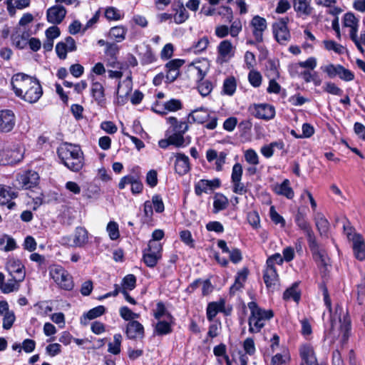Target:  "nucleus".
Returning <instances> with one entry per match:
<instances>
[{
	"instance_id": "nucleus-1",
	"label": "nucleus",
	"mask_w": 365,
	"mask_h": 365,
	"mask_svg": "<svg viewBox=\"0 0 365 365\" xmlns=\"http://www.w3.org/2000/svg\"><path fill=\"white\" fill-rule=\"evenodd\" d=\"M57 153L63 165L71 171L78 172L83 168V156L80 146L65 143L58 148Z\"/></svg>"
},
{
	"instance_id": "nucleus-2",
	"label": "nucleus",
	"mask_w": 365,
	"mask_h": 365,
	"mask_svg": "<svg viewBox=\"0 0 365 365\" xmlns=\"http://www.w3.org/2000/svg\"><path fill=\"white\" fill-rule=\"evenodd\" d=\"M247 307L251 312L248 319L249 331L258 333L264 327L265 321L274 317V312L271 309L265 310L260 308L255 302H249Z\"/></svg>"
},
{
	"instance_id": "nucleus-3",
	"label": "nucleus",
	"mask_w": 365,
	"mask_h": 365,
	"mask_svg": "<svg viewBox=\"0 0 365 365\" xmlns=\"http://www.w3.org/2000/svg\"><path fill=\"white\" fill-rule=\"evenodd\" d=\"M33 80H34V76L24 73L14 74L11 78V85L15 95L22 99L24 95H26L29 91Z\"/></svg>"
},
{
	"instance_id": "nucleus-4",
	"label": "nucleus",
	"mask_w": 365,
	"mask_h": 365,
	"mask_svg": "<svg viewBox=\"0 0 365 365\" xmlns=\"http://www.w3.org/2000/svg\"><path fill=\"white\" fill-rule=\"evenodd\" d=\"M50 276L62 289L71 290L73 287L72 277L61 266L50 267Z\"/></svg>"
},
{
	"instance_id": "nucleus-5",
	"label": "nucleus",
	"mask_w": 365,
	"mask_h": 365,
	"mask_svg": "<svg viewBox=\"0 0 365 365\" xmlns=\"http://www.w3.org/2000/svg\"><path fill=\"white\" fill-rule=\"evenodd\" d=\"M0 163L15 164L20 162L24 158V153L20 147L14 145L11 148H6L0 152Z\"/></svg>"
},
{
	"instance_id": "nucleus-6",
	"label": "nucleus",
	"mask_w": 365,
	"mask_h": 365,
	"mask_svg": "<svg viewBox=\"0 0 365 365\" xmlns=\"http://www.w3.org/2000/svg\"><path fill=\"white\" fill-rule=\"evenodd\" d=\"M18 185L23 189H30L38 184L39 175L35 171L29 170L21 175H18L16 178Z\"/></svg>"
},
{
	"instance_id": "nucleus-7",
	"label": "nucleus",
	"mask_w": 365,
	"mask_h": 365,
	"mask_svg": "<svg viewBox=\"0 0 365 365\" xmlns=\"http://www.w3.org/2000/svg\"><path fill=\"white\" fill-rule=\"evenodd\" d=\"M288 19H282L278 24L273 25V33L277 41L285 44L290 39V34L287 26Z\"/></svg>"
},
{
	"instance_id": "nucleus-8",
	"label": "nucleus",
	"mask_w": 365,
	"mask_h": 365,
	"mask_svg": "<svg viewBox=\"0 0 365 365\" xmlns=\"http://www.w3.org/2000/svg\"><path fill=\"white\" fill-rule=\"evenodd\" d=\"M66 14L67 11L63 6L56 4L48 9L46 11V18L49 23L56 25L63 21Z\"/></svg>"
},
{
	"instance_id": "nucleus-9",
	"label": "nucleus",
	"mask_w": 365,
	"mask_h": 365,
	"mask_svg": "<svg viewBox=\"0 0 365 365\" xmlns=\"http://www.w3.org/2000/svg\"><path fill=\"white\" fill-rule=\"evenodd\" d=\"M125 334L128 339L135 340L137 339H143L145 336L143 326L136 320L128 322L125 327Z\"/></svg>"
},
{
	"instance_id": "nucleus-10",
	"label": "nucleus",
	"mask_w": 365,
	"mask_h": 365,
	"mask_svg": "<svg viewBox=\"0 0 365 365\" xmlns=\"http://www.w3.org/2000/svg\"><path fill=\"white\" fill-rule=\"evenodd\" d=\"M250 25L253 28L252 34L255 41L258 43L262 42L263 32L267 27L266 19L259 16H255L250 22Z\"/></svg>"
},
{
	"instance_id": "nucleus-11",
	"label": "nucleus",
	"mask_w": 365,
	"mask_h": 365,
	"mask_svg": "<svg viewBox=\"0 0 365 365\" xmlns=\"http://www.w3.org/2000/svg\"><path fill=\"white\" fill-rule=\"evenodd\" d=\"M15 125V115L11 110H0V132H10Z\"/></svg>"
},
{
	"instance_id": "nucleus-12",
	"label": "nucleus",
	"mask_w": 365,
	"mask_h": 365,
	"mask_svg": "<svg viewBox=\"0 0 365 365\" xmlns=\"http://www.w3.org/2000/svg\"><path fill=\"white\" fill-rule=\"evenodd\" d=\"M31 87H29V91L26 95H24V100L29 103H36L43 94V89L40 84L39 81L34 77L33 83H31Z\"/></svg>"
},
{
	"instance_id": "nucleus-13",
	"label": "nucleus",
	"mask_w": 365,
	"mask_h": 365,
	"mask_svg": "<svg viewBox=\"0 0 365 365\" xmlns=\"http://www.w3.org/2000/svg\"><path fill=\"white\" fill-rule=\"evenodd\" d=\"M184 63V60L173 59L166 63V79L168 83H172L177 79L180 75V68Z\"/></svg>"
},
{
	"instance_id": "nucleus-14",
	"label": "nucleus",
	"mask_w": 365,
	"mask_h": 365,
	"mask_svg": "<svg viewBox=\"0 0 365 365\" xmlns=\"http://www.w3.org/2000/svg\"><path fill=\"white\" fill-rule=\"evenodd\" d=\"M18 192L13 190L9 186L0 185V204L7 205L9 210L13 209L16 206V203L11 202L12 199L17 197Z\"/></svg>"
},
{
	"instance_id": "nucleus-15",
	"label": "nucleus",
	"mask_w": 365,
	"mask_h": 365,
	"mask_svg": "<svg viewBox=\"0 0 365 365\" xmlns=\"http://www.w3.org/2000/svg\"><path fill=\"white\" fill-rule=\"evenodd\" d=\"M302 363L306 365H317L318 361L315 355L314 348L310 344H304L299 349Z\"/></svg>"
},
{
	"instance_id": "nucleus-16",
	"label": "nucleus",
	"mask_w": 365,
	"mask_h": 365,
	"mask_svg": "<svg viewBox=\"0 0 365 365\" xmlns=\"http://www.w3.org/2000/svg\"><path fill=\"white\" fill-rule=\"evenodd\" d=\"M159 106V103L156 101V103L153 106L152 110L156 113L160 115H165L167 113V111H177L182 108V103L180 100L178 99H171L166 103H165L161 110H158V106Z\"/></svg>"
},
{
	"instance_id": "nucleus-17",
	"label": "nucleus",
	"mask_w": 365,
	"mask_h": 365,
	"mask_svg": "<svg viewBox=\"0 0 365 365\" xmlns=\"http://www.w3.org/2000/svg\"><path fill=\"white\" fill-rule=\"evenodd\" d=\"M254 115L257 118L270 120L275 115V109L274 106L269 104L256 105Z\"/></svg>"
},
{
	"instance_id": "nucleus-18",
	"label": "nucleus",
	"mask_w": 365,
	"mask_h": 365,
	"mask_svg": "<svg viewBox=\"0 0 365 365\" xmlns=\"http://www.w3.org/2000/svg\"><path fill=\"white\" fill-rule=\"evenodd\" d=\"M210 118L208 110L204 108H200L192 110L187 116L188 123H197L203 124Z\"/></svg>"
},
{
	"instance_id": "nucleus-19",
	"label": "nucleus",
	"mask_w": 365,
	"mask_h": 365,
	"mask_svg": "<svg viewBox=\"0 0 365 365\" xmlns=\"http://www.w3.org/2000/svg\"><path fill=\"white\" fill-rule=\"evenodd\" d=\"M353 252L354 257L360 261L365 259V243L359 235H354L353 238Z\"/></svg>"
},
{
	"instance_id": "nucleus-20",
	"label": "nucleus",
	"mask_w": 365,
	"mask_h": 365,
	"mask_svg": "<svg viewBox=\"0 0 365 365\" xmlns=\"http://www.w3.org/2000/svg\"><path fill=\"white\" fill-rule=\"evenodd\" d=\"M175 172L180 175H185L190 170V162L187 155L182 153L176 155L175 164Z\"/></svg>"
},
{
	"instance_id": "nucleus-21",
	"label": "nucleus",
	"mask_w": 365,
	"mask_h": 365,
	"mask_svg": "<svg viewBox=\"0 0 365 365\" xmlns=\"http://www.w3.org/2000/svg\"><path fill=\"white\" fill-rule=\"evenodd\" d=\"M88 242V231L82 227L76 228L73 243L71 244L72 247H83Z\"/></svg>"
},
{
	"instance_id": "nucleus-22",
	"label": "nucleus",
	"mask_w": 365,
	"mask_h": 365,
	"mask_svg": "<svg viewBox=\"0 0 365 365\" xmlns=\"http://www.w3.org/2000/svg\"><path fill=\"white\" fill-rule=\"evenodd\" d=\"M173 10L176 12L174 15V21L176 24L184 23L189 17V14L185 8L182 2L178 1V3H174L173 5Z\"/></svg>"
},
{
	"instance_id": "nucleus-23",
	"label": "nucleus",
	"mask_w": 365,
	"mask_h": 365,
	"mask_svg": "<svg viewBox=\"0 0 365 365\" xmlns=\"http://www.w3.org/2000/svg\"><path fill=\"white\" fill-rule=\"evenodd\" d=\"M263 279L268 289L274 288L278 281V274L275 267H268L264 272Z\"/></svg>"
},
{
	"instance_id": "nucleus-24",
	"label": "nucleus",
	"mask_w": 365,
	"mask_h": 365,
	"mask_svg": "<svg viewBox=\"0 0 365 365\" xmlns=\"http://www.w3.org/2000/svg\"><path fill=\"white\" fill-rule=\"evenodd\" d=\"M91 95L98 106L103 107L106 103L104 88L99 82L93 83Z\"/></svg>"
},
{
	"instance_id": "nucleus-25",
	"label": "nucleus",
	"mask_w": 365,
	"mask_h": 365,
	"mask_svg": "<svg viewBox=\"0 0 365 365\" xmlns=\"http://www.w3.org/2000/svg\"><path fill=\"white\" fill-rule=\"evenodd\" d=\"M274 190L277 195L284 196L288 199H292L294 195L288 179H285L281 184L276 185Z\"/></svg>"
},
{
	"instance_id": "nucleus-26",
	"label": "nucleus",
	"mask_w": 365,
	"mask_h": 365,
	"mask_svg": "<svg viewBox=\"0 0 365 365\" xmlns=\"http://www.w3.org/2000/svg\"><path fill=\"white\" fill-rule=\"evenodd\" d=\"M294 222L304 232L312 229L309 222L307 220V212L304 210L299 208L294 216Z\"/></svg>"
},
{
	"instance_id": "nucleus-27",
	"label": "nucleus",
	"mask_w": 365,
	"mask_h": 365,
	"mask_svg": "<svg viewBox=\"0 0 365 365\" xmlns=\"http://www.w3.org/2000/svg\"><path fill=\"white\" fill-rule=\"evenodd\" d=\"M311 0H294V9L300 15L309 16L312 14Z\"/></svg>"
},
{
	"instance_id": "nucleus-28",
	"label": "nucleus",
	"mask_w": 365,
	"mask_h": 365,
	"mask_svg": "<svg viewBox=\"0 0 365 365\" xmlns=\"http://www.w3.org/2000/svg\"><path fill=\"white\" fill-rule=\"evenodd\" d=\"M167 121L170 124L173 128V130L175 133H181L182 135H184L188 130V121H178L175 117H169L167 119Z\"/></svg>"
},
{
	"instance_id": "nucleus-29",
	"label": "nucleus",
	"mask_w": 365,
	"mask_h": 365,
	"mask_svg": "<svg viewBox=\"0 0 365 365\" xmlns=\"http://www.w3.org/2000/svg\"><path fill=\"white\" fill-rule=\"evenodd\" d=\"M228 205L229 200L226 196L221 193H216L214 195L213 213L216 214L225 210Z\"/></svg>"
},
{
	"instance_id": "nucleus-30",
	"label": "nucleus",
	"mask_w": 365,
	"mask_h": 365,
	"mask_svg": "<svg viewBox=\"0 0 365 365\" xmlns=\"http://www.w3.org/2000/svg\"><path fill=\"white\" fill-rule=\"evenodd\" d=\"M340 322V334H341V343L343 344H346L349 337V334L351 331V320L349 317H344L341 319L339 318Z\"/></svg>"
},
{
	"instance_id": "nucleus-31",
	"label": "nucleus",
	"mask_w": 365,
	"mask_h": 365,
	"mask_svg": "<svg viewBox=\"0 0 365 365\" xmlns=\"http://www.w3.org/2000/svg\"><path fill=\"white\" fill-rule=\"evenodd\" d=\"M248 269L244 268L237 272V275L235 277V283L230 287V292L234 294L236 291H238L243 287V284L245 282L248 275Z\"/></svg>"
},
{
	"instance_id": "nucleus-32",
	"label": "nucleus",
	"mask_w": 365,
	"mask_h": 365,
	"mask_svg": "<svg viewBox=\"0 0 365 365\" xmlns=\"http://www.w3.org/2000/svg\"><path fill=\"white\" fill-rule=\"evenodd\" d=\"M315 225L319 232V234L322 235H326L329 228V222L325 218V217L322 213H317L315 218Z\"/></svg>"
},
{
	"instance_id": "nucleus-33",
	"label": "nucleus",
	"mask_w": 365,
	"mask_h": 365,
	"mask_svg": "<svg viewBox=\"0 0 365 365\" xmlns=\"http://www.w3.org/2000/svg\"><path fill=\"white\" fill-rule=\"evenodd\" d=\"M29 36V34L27 31H24L21 35L16 34H12L11 36V40L13 44L19 49H24L26 47L28 42L27 38Z\"/></svg>"
},
{
	"instance_id": "nucleus-34",
	"label": "nucleus",
	"mask_w": 365,
	"mask_h": 365,
	"mask_svg": "<svg viewBox=\"0 0 365 365\" xmlns=\"http://www.w3.org/2000/svg\"><path fill=\"white\" fill-rule=\"evenodd\" d=\"M31 0H16L14 6L13 0H6L7 10L11 16H14L16 13V9H22L30 5Z\"/></svg>"
},
{
	"instance_id": "nucleus-35",
	"label": "nucleus",
	"mask_w": 365,
	"mask_h": 365,
	"mask_svg": "<svg viewBox=\"0 0 365 365\" xmlns=\"http://www.w3.org/2000/svg\"><path fill=\"white\" fill-rule=\"evenodd\" d=\"M299 282H294L290 287L287 289L283 294V299L288 300L292 299L298 302L300 299V292L298 291Z\"/></svg>"
},
{
	"instance_id": "nucleus-36",
	"label": "nucleus",
	"mask_w": 365,
	"mask_h": 365,
	"mask_svg": "<svg viewBox=\"0 0 365 365\" xmlns=\"http://www.w3.org/2000/svg\"><path fill=\"white\" fill-rule=\"evenodd\" d=\"M106 312V307L104 306L100 305L96 307L91 309H90L87 313L84 314L81 319V323H83V319L85 320H92L97 317L102 316ZM86 324V322H84Z\"/></svg>"
},
{
	"instance_id": "nucleus-37",
	"label": "nucleus",
	"mask_w": 365,
	"mask_h": 365,
	"mask_svg": "<svg viewBox=\"0 0 365 365\" xmlns=\"http://www.w3.org/2000/svg\"><path fill=\"white\" fill-rule=\"evenodd\" d=\"M23 269L24 266L19 262H14L8 267V270L12 277L15 276L14 274L18 275L16 277L19 281H23L25 277V272L23 271Z\"/></svg>"
},
{
	"instance_id": "nucleus-38",
	"label": "nucleus",
	"mask_w": 365,
	"mask_h": 365,
	"mask_svg": "<svg viewBox=\"0 0 365 365\" xmlns=\"http://www.w3.org/2000/svg\"><path fill=\"white\" fill-rule=\"evenodd\" d=\"M171 322L168 321H159L155 327V332L158 335H166L172 332Z\"/></svg>"
},
{
	"instance_id": "nucleus-39",
	"label": "nucleus",
	"mask_w": 365,
	"mask_h": 365,
	"mask_svg": "<svg viewBox=\"0 0 365 365\" xmlns=\"http://www.w3.org/2000/svg\"><path fill=\"white\" fill-rule=\"evenodd\" d=\"M19 279L16 276H13L11 279H9L6 283L4 282L1 288V292L4 294H8L14 291L18 290L19 287Z\"/></svg>"
},
{
	"instance_id": "nucleus-40",
	"label": "nucleus",
	"mask_w": 365,
	"mask_h": 365,
	"mask_svg": "<svg viewBox=\"0 0 365 365\" xmlns=\"http://www.w3.org/2000/svg\"><path fill=\"white\" fill-rule=\"evenodd\" d=\"M160 258V255L144 250L143 259L148 267H154Z\"/></svg>"
},
{
	"instance_id": "nucleus-41",
	"label": "nucleus",
	"mask_w": 365,
	"mask_h": 365,
	"mask_svg": "<svg viewBox=\"0 0 365 365\" xmlns=\"http://www.w3.org/2000/svg\"><path fill=\"white\" fill-rule=\"evenodd\" d=\"M140 63L142 65H148L152 63L156 60L155 56L152 51L150 46H146L145 50L140 54Z\"/></svg>"
},
{
	"instance_id": "nucleus-42",
	"label": "nucleus",
	"mask_w": 365,
	"mask_h": 365,
	"mask_svg": "<svg viewBox=\"0 0 365 365\" xmlns=\"http://www.w3.org/2000/svg\"><path fill=\"white\" fill-rule=\"evenodd\" d=\"M126 31V29L123 26H114L110 29L109 35L118 42H120L125 39Z\"/></svg>"
},
{
	"instance_id": "nucleus-43",
	"label": "nucleus",
	"mask_w": 365,
	"mask_h": 365,
	"mask_svg": "<svg viewBox=\"0 0 365 365\" xmlns=\"http://www.w3.org/2000/svg\"><path fill=\"white\" fill-rule=\"evenodd\" d=\"M163 316H166L167 319L172 322L173 316L166 310L165 304L162 302H159L156 305V311L154 313V317L156 319H160Z\"/></svg>"
},
{
	"instance_id": "nucleus-44",
	"label": "nucleus",
	"mask_w": 365,
	"mask_h": 365,
	"mask_svg": "<svg viewBox=\"0 0 365 365\" xmlns=\"http://www.w3.org/2000/svg\"><path fill=\"white\" fill-rule=\"evenodd\" d=\"M236 81L234 77H230L225 80L223 91L225 94L232 96L236 90Z\"/></svg>"
},
{
	"instance_id": "nucleus-45",
	"label": "nucleus",
	"mask_w": 365,
	"mask_h": 365,
	"mask_svg": "<svg viewBox=\"0 0 365 365\" xmlns=\"http://www.w3.org/2000/svg\"><path fill=\"white\" fill-rule=\"evenodd\" d=\"M304 233L307 237L309 247L311 252L312 253L317 252V250H319V245L317 242L316 237L314 235V233L312 229L307 230V232H306Z\"/></svg>"
},
{
	"instance_id": "nucleus-46",
	"label": "nucleus",
	"mask_w": 365,
	"mask_h": 365,
	"mask_svg": "<svg viewBox=\"0 0 365 365\" xmlns=\"http://www.w3.org/2000/svg\"><path fill=\"white\" fill-rule=\"evenodd\" d=\"M208 43V38L204 36L202 38H200L197 43H195L191 48H190L189 51H192L195 53H200L207 48Z\"/></svg>"
},
{
	"instance_id": "nucleus-47",
	"label": "nucleus",
	"mask_w": 365,
	"mask_h": 365,
	"mask_svg": "<svg viewBox=\"0 0 365 365\" xmlns=\"http://www.w3.org/2000/svg\"><path fill=\"white\" fill-rule=\"evenodd\" d=\"M107 232H108L109 237L112 240H115L119 238L120 233L118 230V225L113 221L108 222L107 227Z\"/></svg>"
},
{
	"instance_id": "nucleus-48",
	"label": "nucleus",
	"mask_w": 365,
	"mask_h": 365,
	"mask_svg": "<svg viewBox=\"0 0 365 365\" xmlns=\"http://www.w3.org/2000/svg\"><path fill=\"white\" fill-rule=\"evenodd\" d=\"M120 317L126 320L131 321L139 317V314L134 313L128 307H122L119 310Z\"/></svg>"
},
{
	"instance_id": "nucleus-49",
	"label": "nucleus",
	"mask_w": 365,
	"mask_h": 365,
	"mask_svg": "<svg viewBox=\"0 0 365 365\" xmlns=\"http://www.w3.org/2000/svg\"><path fill=\"white\" fill-rule=\"evenodd\" d=\"M197 88L200 93L202 96H207L211 93L212 90V85L210 81L202 80L199 81Z\"/></svg>"
},
{
	"instance_id": "nucleus-50",
	"label": "nucleus",
	"mask_w": 365,
	"mask_h": 365,
	"mask_svg": "<svg viewBox=\"0 0 365 365\" xmlns=\"http://www.w3.org/2000/svg\"><path fill=\"white\" fill-rule=\"evenodd\" d=\"M323 43L325 48L328 51L333 50L338 54H341L344 52V48L341 45L336 43L334 41L325 40Z\"/></svg>"
},
{
	"instance_id": "nucleus-51",
	"label": "nucleus",
	"mask_w": 365,
	"mask_h": 365,
	"mask_svg": "<svg viewBox=\"0 0 365 365\" xmlns=\"http://www.w3.org/2000/svg\"><path fill=\"white\" fill-rule=\"evenodd\" d=\"M121 289L133 290L136 286V277L133 274H128L123 279Z\"/></svg>"
},
{
	"instance_id": "nucleus-52",
	"label": "nucleus",
	"mask_w": 365,
	"mask_h": 365,
	"mask_svg": "<svg viewBox=\"0 0 365 365\" xmlns=\"http://www.w3.org/2000/svg\"><path fill=\"white\" fill-rule=\"evenodd\" d=\"M170 145H175L177 148L185 146L184 135L181 133H173L168 137Z\"/></svg>"
},
{
	"instance_id": "nucleus-53",
	"label": "nucleus",
	"mask_w": 365,
	"mask_h": 365,
	"mask_svg": "<svg viewBox=\"0 0 365 365\" xmlns=\"http://www.w3.org/2000/svg\"><path fill=\"white\" fill-rule=\"evenodd\" d=\"M232 46L230 41H222L218 46V53L222 57H226L232 51Z\"/></svg>"
},
{
	"instance_id": "nucleus-54",
	"label": "nucleus",
	"mask_w": 365,
	"mask_h": 365,
	"mask_svg": "<svg viewBox=\"0 0 365 365\" xmlns=\"http://www.w3.org/2000/svg\"><path fill=\"white\" fill-rule=\"evenodd\" d=\"M248 79L251 85L255 88L259 87L262 83V76L256 71H251L249 73Z\"/></svg>"
},
{
	"instance_id": "nucleus-55",
	"label": "nucleus",
	"mask_w": 365,
	"mask_h": 365,
	"mask_svg": "<svg viewBox=\"0 0 365 365\" xmlns=\"http://www.w3.org/2000/svg\"><path fill=\"white\" fill-rule=\"evenodd\" d=\"M16 319V317L14 312H6L4 315L3 318V328L4 329H10Z\"/></svg>"
},
{
	"instance_id": "nucleus-56",
	"label": "nucleus",
	"mask_w": 365,
	"mask_h": 365,
	"mask_svg": "<svg viewBox=\"0 0 365 365\" xmlns=\"http://www.w3.org/2000/svg\"><path fill=\"white\" fill-rule=\"evenodd\" d=\"M56 52L60 59H66L67 53L69 52L67 48V44L63 41L58 42L56 46Z\"/></svg>"
},
{
	"instance_id": "nucleus-57",
	"label": "nucleus",
	"mask_w": 365,
	"mask_h": 365,
	"mask_svg": "<svg viewBox=\"0 0 365 365\" xmlns=\"http://www.w3.org/2000/svg\"><path fill=\"white\" fill-rule=\"evenodd\" d=\"M341 65L337 64L334 65L332 63L327 65L323 68V71L327 73L329 78H334L336 76H339L340 71L338 68L339 67H341Z\"/></svg>"
},
{
	"instance_id": "nucleus-58",
	"label": "nucleus",
	"mask_w": 365,
	"mask_h": 365,
	"mask_svg": "<svg viewBox=\"0 0 365 365\" xmlns=\"http://www.w3.org/2000/svg\"><path fill=\"white\" fill-rule=\"evenodd\" d=\"M324 90L328 93L336 96H341L343 93V91L331 82H327L324 87Z\"/></svg>"
},
{
	"instance_id": "nucleus-59",
	"label": "nucleus",
	"mask_w": 365,
	"mask_h": 365,
	"mask_svg": "<svg viewBox=\"0 0 365 365\" xmlns=\"http://www.w3.org/2000/svg\"><path fill=\"white\" fill-rule=\"evenodd\" d=\"M242 175V167L240 163H235L232 167L231 180L232 182L241 180Z\"/></svg>"
},
{
	"instance_id": "nucleus-60",
	"label": "nucleus",
	"mask_w": 365,
	"mask_h": 365,
	"mask_svg": "<svg viewBox=\"0 0 365 365\" xmlns=\"http://www.w3.org/2000/svg\"><path fill=\"white\" fill-rule=\"evenodd\" d=\"M207 180L202 179L195 185V192L197 196H201L202 192H207L209 189Z\"/></svg>"
},
{
	"instance_id": "nucleus-61",
	"label": "nucleus",
	"mask_w": 365,
	"mask_h": 365,
	"mask_svg": "<svg viewBox=\"0 0 365 365\" xmlns=\"http://www.w3.org/2000/svg\"><path fill=\"white\" fill-rule=\"evenodd\" d=\"M151 203L153 205V207L156 212L161 213L164 211V203L160 195H155L153 196Z\"/></svg>"
},
{
	"instance_id": "nucleus-62",
	"label": "nucleus",
	"mask_w": 365,
	"mask_h": 365,
	"mask_svg": "<svg viewBox=\"0 0 365 365\" xmlns=\"http://www.w3.org/2000/svg\"><path fill=\"white\" fill-rule=\"evenodd\" d=\"M245 158L247 163L254 165L259 163L258 155L252 149H249L245 152Z\"/></svg>"
},
{
	"instance_id": "nucleus-63",
	"label": "nucleus",
	"mask_w": 365,
	"mask_h": 365,
	"mask_svg": "<svg viewBox=\"0 0 365 365\" xmlns=\"http://www.w3.org/2000/svg\"><path fill=\"white\" fill-rule=\"evenodd\" d=\"M105 16L109 20H119L121 17L119 11L115 7L107 8Z\"/></svg>"
},
{
	"instance_id": "nucleus-64",
	"label": "nucleus",
	"mask_w": 365,
	"mask_h": 365,
	"mask_svg": "<svg viewBox=\"0 0 365 365\" xmlns=\"http://www.w3.org/2000/svg\"><path fill=\"white\" fill-rule=\"evenodd\" d=\"M146 183L151 187L158 184V174L155 170H150L146 175Z\"/></svg>"
}]
</instances>
